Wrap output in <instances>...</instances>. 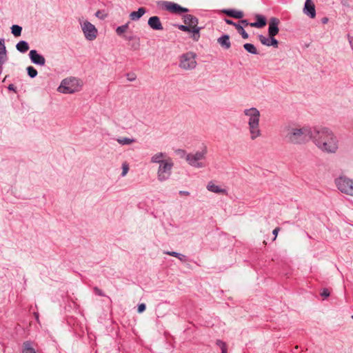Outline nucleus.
Wrapping results in <instances>:
<instances>
[{
	"mask_svg": "<svg viewBox=\"0 0 353 353\" xmlns=\"http://www.w3.org/2000/svg\"><path fill=\"white\" fill-rule=\"evenodd\" d=\"M312 139L322 151L335 153L338 149V140L334 133L326 128H314Z\"/></svg>",
	"mask_w": 353,
	"mask_h": 353,
	"instance_id": "f257e3e1",
	"label": "nucleus"
},
{
	"mask_svg": "<svg viewBox=\"0 0 353 353\" xmlns=\"http://www.w3.org/2000/svg\"><path fill=\"white\" fill-rule=\"evenodd\" d=\"M313 130L307 127L297 128V127H287L285 130V140L286 142L294 144L301 145L305 144L312 139Z\"/></svg>",
	"mask_w": 353,
	"mask_h": 353,
	"instance_id": "f03ea898",
	"label": "nucleus"
},
{
	"mask_svg": "<svg viewBox=\"0 0 353 353\" xmlns=\"http://www.w3.org/2000/svg\"><path fill=\"white\" fill-rule=\"evenodd\" d=\"M244 114L249 117L248 125L250 138L252 140H254L261 134L259 129L260 112L256 108H251L245 109Z\"/></svg>",
	"mask_w": 353,
	"mask_h": 353,
	"instance_id": "7ed1b4c3",
	"label": "nucleus"
},
{
	"mask_svg": "<svg viewBox=\"0 0 353 353\" xmlns=\"http://www.w3.org/2000/svg\"><path fill=\"white\" fill-rule=\"evenodd\" d=\"M208 153V148L205 145L201 151L195 153H190L186 155L185 159L188 163L192 167L201 168L205 167V164L199 161L205 159Z\"/></svg>",
	"mask_w": 353,
	"mask_h": 353,
	"instance_id": "20e7f679",
	"label": "nucleus"
},
{
	"mask_svg": "<svg viewBox=\"0 0 353 353\" xmlns=\"http://www.w3.org/2000/svg\"><path fill=\"white\" fill-rule=\"evenodd\" d=\"M79 80L75 77L63 79L58 90L64 94H72L79 90Z\"/></svg>",
	"mask_w": 353,
	"mask_h": 353,
	"instance_id": "39448f33",
	"label": "nucleus"
},
{
	"mask_svg": "<svg viewBox=\"0 0 353 353\" xmlns=\"http://www.w3.org/2000/svg\"><path fill=\"white\" fill-rule=\"evenodd\" d=\"M173 165L174 163L170 159L165 160V162H162L161 164L159 165L157 172L158 180L164 181L168 179L171 175Z\"/></svg>",
	"mask_w": 353,
	"mask_h": 353,
	"instance_id": "423d86ee",
	"label": "nucleus"
},
{
	"mask_svg": "<svg viewBox=\"0 0 353 353\" xmlns=\"http://www.w3.org/2000/svg\"><path fill=\"white\" fill-rule=\"evenodd\" d=\"M196 54L189 52L183 54L180 57L179 66L183 70H192L196 68Z\"/></svg>",
	"mask_w": 353,
	"mask_h": 353,
	"instance_id": "0eeeda50",
	"label": "nucleus"
},
{
	"mask_svg": "<svg viewBox=\"0 0 353 353\" xmlns=\"http://www.w3.org/2000/svg\"><path fill=\"white\" fill-rule=\"evenodd\" d=\"M335 183L341 192L353 196V180L346 176H340L336 179Z\"/></svg>",
	"mask_w": 353,
	"mask_h": 353,
	"instance_id": "6e6552de",
	"label": "nucleus"
},
{
	"mask_svg": "<svg viewBox=\"0 0 353 353\" xmlns=\"http://www.w3.org/2000/svg\"><path fill=\"white\" fill-rule=\"evenodd\" d=\"M183 21L192 28V32H193L192 39L197 41L200 38L199 31L201 29V28L197 26L199 23L198 19L192 14H185L183 16Z\"/></svg>",
	"mask_w": 353,
	"mask_h": 353,
	"instance_id": "1a4fd4ad",
	"label": "nucleus"
},
{
	"mask_svg": "<svg viewBox=\"0 0 353 353\" xmlns=\"http://www.w3.org/2000/svg\"><path fill=\"white\" fill-rule=\"evenodd\" d=\"M82 30L87 40L93 41L97 38V30L90 22L85 21L82 25Z\"/></svg>",
	"mask_w": 353,
	"mask_h": 353,
	"instance_id": "9d476101",
	"label": "nucleus"
},
{
	"mask_svg": "<svg viewBox=\"0 0 353 353\" xmlns=\"http://www.w3.org/2000/svg\"><path fill=\"white\" fill-rule=\"evenodd\" d=\"M163 4L165 9L171 13L181 14L183 12H188L189 11L188 8H183L174 2L165 1Z\"/></svg>",
	"mask_w": 353,
	"mask_h": 353,
	"instance_id": "9b49d317",
	"label": "nucleus"
},
{
	"mask_svg": "<svg viewBox=\"0 0 353 353\" xmlns=\"http://www.w3.org/2000/svg\"><path fill=\"white\" fill-rule=\"evenodd\" d=\"M280 23V20L276 17H272L269 20V27H268V35L269 36H276L279 32V25Z\"/></svg>",
	"mask_w": 353,
	"mask_h": 353,
	"instance_id": "f8f14e48",
	"label": "nucleus"
},
{
	"mask_svg": "<svg viewBox=\"0 0 353 353\" xmlns=\"http://www.w3.org/2000/svg\"><path fill=\"white\" fill-rule=\"evenodd\" d=\"M29 57L34 64L43 66L46 63L44 57L39 54L36 50H31L29 52Z\"/></svg>",
	"mask_w": 353,
	"mask_h": 353,
	"instance_id": "ddd939ff",
	"label": "nucleus"
},
{
	"mask_svg": "<svg viewBox=\"0 0 353 353\" xmlns=\"http://www.w3.org/2000/svg\"><path fill=\"white\" fill-rule=\"evenodd\" d=\"M303 12L312 19L316 17L315 6L312 0H305Z\"/></svg>",
	"mask_w": 353,
	"mask_h": 353,
	"instance_id": "4468645a",
	"label": "nucleus"
},
{
	"mask_svg": "<svg viewBox=\"0 0 353 353\" xmlns=\"http://www.w3.org/2000/svg\"><path fill=\"white\" fill-rule=\"evenodd\" d=\"M254 18L256 21L250 23V26L256 28H262L266 26L267 19L263 15L256 14L254 15Z\"/></svg>",
	"mask_w": 353,
	"mask_h": 353,
	"instance_id": "2eb2a0df",
	"label": "nucleus"
},
{
	"mask_svg": "<svg viewBox=\"0 0 353 353\" xmlns=\"http://www.w3.org/2000/svg\"><path fill=\"white\" fill-rule=\"evenodd\" d=\"M148 23L154 30H162L163 29L159 17L153 16L150 17Z\"/></svg>",
	"mask_w": 353,
	"mask_h": 353,
	"instance_id": "dca6fc26",
	"label": "nucleus"
},
{
	"mask_svg": "<svg viewBox=\"0 0 353 353\" xmlns=\"http://www.w3.org/2000/svg\"><path fill=\"white\" fill-rule=\"evenodd\" d=\"M207 189H208V190H209L212 192L223 194L225 195L228 194V192L225 189H223V188H220L219 186L215 185L212 181H210L208 183V184L207 185Z\"/></svg>",
	"mask_w": 353,
	"mask_h": 353,
	"instance_id": "f3484780",
	"label": "nucleus"
},
{
	"mask_svg": "<svg viewBox=\"0 0 353 353\" xmlns=\"http://www.w3.org/2000/svg\"><path fill=\"white\" fill-rule=\"evenodd\" d=\"M223 12L230 17H233L238 19H242L244 16L242 11L234 9L224 10Z\"/></svg>",
	"mask_w": 353,
	"mask_h": 353,
	"instance_id": "a211bd4d",
	"label": "nucleus"
},
{
	"mask_svg": "<svg viewBox=\"0 0 353 353\" xmlns=\"http://www.w3.org/2000/svg\"><path fill=\"white\" fill-rule=\"evenodd\" d=\"M217 42L225 50H228L231 47L230 36L228 34L222 35L217 39Z\"/></svg>",
	"mask_w": 353,
	"mask_h": 353,
	"instance_id": "6ab92c4d",
	"label": "nucleus"
},
{
	"mask_svg": "<svg viewBox=\"0 0 353 353\" xmlns=\"http://www.w3.org/2000/svg\"><path fill=\"white\" fill-rule=\"evenodd\" d=\"M145 8L143 7H141L138 9L137 11L132 12L130 14V19L132 21H137L145 13Z\"/></svg>",
	"mask_w": 353,
	"mask_h": 353,
	"instance_id": "aec40b11",
	"label": "nucleus"
},
{
	"mask_svg": "<svg viewBox=\"0 0 353 353\" xmlns=\"http://www.w3.org/2000/svg\"><path fill=\"white\" fill-rule=\"evenodd\" d=\"M16 48L19 52L25 53L29 50V45L26 41H20L17 43Z\"/></svg>",
	"mask_w": 353,
	"mask_h": 353,
	"instance_id": "412c9836",
	"label": "nucleus"
},
{
	"mask_svg": "<svg viewBox=\"0 0 353 353\" xmlns=\"http://www.w3.org/2000/svg\"><path fill=\"white\" fill-rule=\"evenodd\" d=\"M165 157V154L163 152H158L153 155L151 158L152 163H157L161 164L162 162H165V160H163V159Z\"/></svg>",
	"mask_w": 353,
	"mask_h": 353,
	"instance_id": "4be33fe9",
	"label": "nucleus"
},
{
	"mask_svg": "<svg viewBox=\"0 0 353 353\" xmlns=\"http://www.w3.org/2000/svg\"><path fill=\"white\" fill-rule=\"evenodd\" d=\"M165 254L178 258L181 261L185 262L187 261L186 256L174 251H168L164 252Z\"/></svg>",
	"mask_w": 353,
	"mask_h": 353,
	"instance_id": "5701e85b",
	"label": "nucleus"
},
{
	"mask_svg": "<svg viewBox=\"0 0 353 353\" xmlns=\"http://www.w3.org/2000/svg\"><path fill=\"white\" fill-rule=\"evenodd\" d=\"M22 353H36V352L32 347L30 342L26 341L23 344Z\"/></svg>",
	"mask_w": 353,
	"mask_h": 353,
	"instance_id": "b1692460",
	"label": "nucleus"
},
{
	"mask_svg": "<svg viewBox=\"0 0 353 353\" xmlns=\"http://www.w3.org/2000/svg\"><path fill=\"white\" fill-rule=\"evenodd\" d=\"M243 48L249 53H251L252 54H259V52H258L256 48L252 43H245L243 45Z\"/></svg>",
	"mask_w": 353,
	"mask_h": 353,
	"instance_id": "393cba45",
	"label": "nucleus"
},
{
	"mask_svg": "<svg viewBox=\"0 0 353 353\" xmlns=\"http://www.w3.org/2000/svg\"><path fill=\"white\" fill-rule=\"evenodd\" d=\"M21 31L22 27L18 25H12V26L11 27V32L16 37L21 36Z\"/></svg>",
	"mask_w": 353,
	"mask_h": 353,
	"instance_id": "a878e982",
	"label": "nucleus"
},
{
	"mask_svg": "<svg viewBox=\"0 0 353 353\" xmlns=\"http://www.w3.org/2000/svg\"><path fill=\"white\" fill-rule=\"evenodd\" d=\"M131 49L137 51L139 50L140 48V39L139 37H137L133 41H132L130 43Z\"/></svg>",
	"mask_w": 353,
	"mask_h": 353,
	"instance_id": "bb28decb",
	"label": "nucleus"
},
{
	"mask_svg": "<svg viewBox=\"0 0 353 353\" xmlns=\"http://www.w3.org/2000/svg\"><path fill=\"white\" fill-rule=\"evenodd\" d=\"M118 143H119L121 145H129L135 141L134 139H130L127 137L124 138H119L117 139Z\"/></svg>",
	"mask_w": 353,
	"mask_h": 353,
	"instance_id": "cd10ccee",
	"label": "nucleus"
},
{
	"mask_svg": "<svg viewBox=\"0 0 353 353\" xmlns=\"http://www.w3.org/2000/svg\"><path fill=\"white\" fill-rule=\"evenodd\" d=\"M238 32L241 35V37L246 39L248 38L249 35L248 34L245 32V30L243 29V28L240 25V24H238L237 26H236V28H235Z\"/></svg>",
	"mask_w": 353,
	"mask_h": 353,
	"instance_id": "c85d7f7f",
	"label": "nucleus"
},
{
	"mask_svg": "<svg viewBox=\"0 0 353 353\" xmlns=\"http://www.w3.org/2000/svg\"><path fill=\"white\" fill-rule=\"evenodd\" d=\"M128 28V23H125V25L119 26L116 29V33L119 36H121Z\"/></svg>",
	"mask_w": 353,
	"mask_h": 353,
	"instance_id": "c756f323",
	"label": "nucleus"
},
{
	"mask_svg": "<svg viewBox=\"0 0 353 353\" xmlns=\"http://www.w3.org/2000/svg\"><path fill=\"white\" fill-rule=\"evenodd\" d=\"M26 70L30 78H34L37 77L38 72L33 66H28Z\"/></svg>",
	"mask_w": 353,
	"mask_h": 353,
	"instance_id": "7c9ffc66",
	"label": "nucleus"
},
{
	"mask_svg": "<svg viewBox=\"0 0 353 353\" xmlns=\"http://www.w3.org/2000/svg\"><path fill=\"white\" fill-rule=\"evenodd\" d=\"M216 344L219 345L221 350V353H228L226 343L221 340H216Z\"/></svg>",
	"mask_w": 353,
	"mask_h": 353,
	"instance_id": "2f4dec72",
	"label": "nucleus"
},
{
	"mask_svg": "<svg viewBox=\"0 0 353 353\" xmlns=\"http://www.w3.org/2000/svg\"><path fill=\"white\" fill-rule=\"evenodd\" d=\"M258 39H259V40L260 41V42L263 45L269 46V39H270V37L267 38V37H265V36H263L262 34H259L258 36Z\"/></svg>",
	"mask_w": 353,
	"mask_h": 353,
	"instance_id": "473e14b6",
	"label": "nucleus"
},
{
	"mask_svg": "<svg viewBox=\"0 0 353 353\" xmlns=\"http://www.w3.org/2000/svg\"><path fill=\"white\" fill-rule=\"evenodd\" d=\"M269 46H273L274 48H278L279 41L274 38L275 36H269Z\"/></svg>",
	"mask_w": 353,
	"mask_h": 353,
	"instance_id": "72a5a7b5",
	"label": "nucleus"
},
{
	"mask_svg": "<svg viewBox=\"0 0 353 353\" xmlns=\"http://www.w3.org/2000/svg\"><path fill=\"white\" fill-rule=\"evenodd\" d=\"M0 52L4 54V52H7L6 48L5 46V41L3 39L0 38Z\"/></svg>",
	"mask_w": 353,
	"mask_h": 353,
	"instance_id": "f704fd0d",
	"label": "nucleus"
},
{
	"mask_svg": "<svg viewBox=\"0 0 353 353\" xmlns=\"http://www.w3.org/2000/svg\"><path fill=\"white\" fill-rule=\"evenodd\" d=\"M8 59L7 52H4V54H1L0 52V65H3Z\"/></svg>",
	"mask_w": 353,
	"mask_h": 353,
	"instance_id": "c9c22d12",
	"label": "nucleus"
},
{
	"mask_svg": "<svg viewBox=\"0 0 353 353\" xmlns=\"http://www.w3.org/2000/svg\"><path fill=\"white\" fill-rule=\"evenodd\" d=\"M93 291H94V294L98 296H105V294L103 293V292L97 286L93 288Z\"/></svg>",
	"mask_w": 353,
	"mask_h": 353,
	"instance_id": "e433bc0d",
	"label": "nucleus"
},
{
	"mask_svg": "<svg viewBox=\"0 0 353 353\" xmlns=\"http://www.w3.org/2000/svg\"><path fill=\"white\" fill-rule=\"evenodd\" d=\"M179 29L183 32H192V28L189 26L179 25Z\"/></svg>",
	"mask_w": 353,
	"mask_h": 353,
	"instance_id": "4c0bfd02",
	"label": "nucleus"
},
{
	"mask_svg": "<svg viewBox=\"0 0 353 353\" xmlns=\"http://www.w3.org/2000/svg\"><path fill=\"white\" fill-rule=\"evenodd\" d=\"M146 306L145 303H141L138 305L137 312L139 313H142L145 310Z\"/></svg>",
	"mask_w": 353,
	"mask_h": 353,
	"instance_id": "58836bf2",
	"label": "nucleus"
},
{
	"mask_svg": "<svg viewBox=\"0 0 353 353\" xmlns=\"http://www.w3.org/2000/svg\"><path fill=\"white\" fill-rule=\"evenodd\" d=\"M330 293L329 290L327 288H324L322 292H321V296L327 298L330 296Z\"/></svg>",
	"mask_w": 353,
	"mask_h": 353,
	"instance_id": "ea45409f",
	"label": "nucleus"
},
{
	"mask_svg": "<svg viewBox=\"0 0 353 353\" xmlns=\"http://www.w3.org/2000/svg\"><path fill=\"white\" fill-rule=\"evenodd\" d=\"M123 37L127 40V41H133L134 39H136L137 37V36H134V35H127V34H124L123 35Z\"/></svg>",
	"mask_w": 353,
	"mask_h": 353,
	"instance_id": "a19ab883",
	"label": "nucleus"
},
{
	"mask_svg": "<svg viewBox=\"0 0 353 353\" xmlns=\"http://www.w3.org/2000/svg\"><path fill=\"white\" fill-rule=\"evenodd\" d=\"M122 168H123V170H122L121 175L123 176H124L127 174V172H128V171L129 170V168H128V165L127 164H123Z\"/></svg>",
	"mask_w": 353,
	"mask_h": 353,
	"instance_id": "79ce46f5",
	"label": "nucleus"
},
{
	"mask_svg": "<svg viewBox=\"0 0 353 353\" xmlns=\"http://www.w3.org/2000/svg\"><path fill=\"white\" fill-rule=\"evenodd\" d=\"M224 21L227 24L232 25V26H234L235 28H236V26H237L239 24V23L234 22L233 21H232L230 19H225Z\"/></svg>",
	"mask_w": 353,
	"mask_h": 353,
	"instance_id": "37998d69",
	"label": "nucleus"
},
{
	"mask_svg": "<svg viewBox=\"0 0 353 353\" xmlns=\"http://www.w3.org/2000/svg\"><path fill=\"white\" fill-rule=\"evenodd\" d=\"M280 231V228L277 227L275 229H274L272 234L274 235V237L273 239V241H274L278 235V232Z\"/></svg>",
	"mask_w": 353,
	"mask_h": 353,
	"instance_id": "c03bdc74",
	"label": "nucleus"
},
{
	"mask_svg": "<svg viewBox=\"0 0 353 353\" xmlns=\"http://www.w3.org/2000/svg\"><path fill=\"white\" fill-rule=\"evenodd\" d=\"M176 152L178 154L181 155V157H184V156H185V157H186V155H187V154H186L185 151V150H183L179 149V150H177L176 151Z\"/></svg>",
	"mask_w": 353,
	"mask_h": 353,
	"instance_id": "a18cd8bd",
	"label": "nucleus"
},
{
	"mask_svg": "<svg viewBox=\"0 0 353 353\" xmlns=\"http://www.w3.org/2000/svg\"><path fill=\"white\" fill-rule=\"evenodd\" d=\"M95 15H96V17H97L98 18H100L101 19H103L105 18V15H103L102 14L101 10L97 11V12L95 13Z\"/></svg>",
	"mask_w": 353,
	"mask_h": 353,
	"instance_id": "49530a36",
	"label": "nucleus"
},
{
	"mask_svg": "<svg viewBox=\"0 0 353 353\" xmlns=\"http://www.w3.org/2000/svg\"><path fill=\"white\" fill-rule=\"evenodd\" d=\"M8 89L9 90L14 91V92H17V90H16V88H15L14 85H13V84H10V85L8 86Z\"/></svg>",
	"mask_w": 353,
	"mask_h": 353,
	"instance_id": "de8ad7c7",
	"label": "nucleus"
},
{
	"mask_svg": "<svg viewBox=\"0 0 353 353\" xmlns=\"http://www.w3.org/2000/svg\"><path fill=\"white\" fill-rule=\"evenodd\" d=\"M245 26H250V23L247 19H241L240 21Z\"/></svg>",
	"mask_w": 353,
	"mask_h": 353,
	"instance_id": "09e8293b",
	"label": "nucleus"
},
{
	"mask_svg": "<svg viewBox=\"0 0 353 353\" xmlns=\"http://www.w3.org/2000/svg\"><path fill=\"white\" fill-rule=\"evenodd\" d=\"M347 37H348L349 43L350 44L351 47L353 48V37L348 35Z\"/></svg>",
	"mask_w": 353,
	"mask_h": 353,
	"instance_id": "8fccbe9b",
	"label": "nucleus"
},
{
	"mask_svg": "<svg viewBox=\"0 0 353 353\" xmlns=\"http://www.w3.org/2000/svg\"><path fill=\"white\" fill-rule=\"evenodd\" d=\"M179 194L184 195V196H188L190 194V192H187V191H180Z\"/></svg>",
	"mask_w": 353,
	"mask_h": 353,
	"instance_id": "3c124183",
	"label": "nucleus"
},
{
	"mask_svg": "<svg viewBox=\"0 0 353 353\" xmlns=\"http://www.w3.org/2000/svg\"><path fill=\"white\" fill-rule=\"evenodd\" d=\"M328 21V18L327 17H323L322 19H321V22L323 23V24H325L327 23Z\"/></svg>",
	"mask_w": 353,
	"mask_h": 353,
	"instance_id": "603ef678",
	"label": "nucleus"
},
{
	"mask_svg": "<svg viewBox=\"0 0 353 353\" xmlns=\"http://www.w3.org/2000/svg\"><path fill=\"white\" fill-rule=\"evenodd\" d=\"M129 76H130V74H128V77H129ZM128 79L129 81H133L135 79V77H130Z\"/></svg>",
	"mask_w": 353,
	"mask_h": 353,
	"instance_id": "864d4df0",
	"label": "nucleus"
},
{
	"mask_svg": "<svg viewBox=\"0 0 353 353\" xmlns=\"http://www.w3.org/2000/svg\"><path fill=\"white\" fill-rule=\"evenodd\" d=\"M294 353H298V347H294V350L293 351Z\"/></svg>",
	"mask_w": 353,
	"mask_h": 353,
	"instance_id": "5fc2aeb1",
	"label": "nucleus"
},
{
	"mask_svg": "<svg viewBox=\"0 0 353 353\" xmlns=\"http://www.w3.org/2000/svg\"><path fill=\"white\" fill-rule=\"evenodd\" d=\"M3 70V65H0V74L2 72Z\"/></svg>",
	"mask_w": 353,
	"mask_h": 353,
	"instance_id": "6e6d98bb",
	"label": "nucleus"
},
{
	"mask_svg": "<svg viewBox=\"0 0 353 353\" xmlns=\"http://www.w3.org/2000/svg\"><path fill=\"white\" fill-rule=\"evenodd\" d=\"M34 316H35V318H36L37 319H38V318H39V314H38V313H34Z\"/></svg>",
	"mask_w": 353,
	"mask_h": 353,
	"instance_id": "4d7b16f0",
	"label": "nucleus"
},
{
	"mask_svg": "<svg viewBox=\"0 0 353 353\" xmlns=\"http://www.w3.org/2000/svg\"><path fill=\"white\" fill-rule=\"evenodd\" d=\"M352 319H353V316H352Z\"/></svg>",
	"mask_w": 353,
	"mask_h": 353,
	"instance_id": "13d9d810",
	"label": "nucleus"
}]
</instances>
